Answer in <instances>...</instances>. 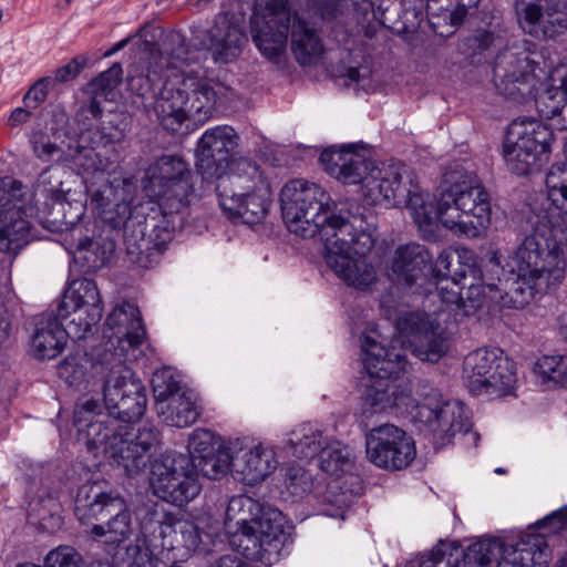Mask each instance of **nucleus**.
<instances>
[{
  "label": "nucleus",
  "instance_id": "nucleus-1",
  "mask_svg": "<svg viewBox=\"0 0 567 567\" xmlns=\"http://www.w3.org/2000/svg\"><path fill=\"white\" fill-rule=\"evenodd\" d=\"M103 396L109 414L97 412L95 400L75 406L78 441L94 456L106 457L127 474H136L145 466L147 452L159 441V432L153 425L145 424L136 430L132 425L145 412V388L132 370L118 361L105 374Z\"/></svg>",
  "mask_w": 567,
  "mask_h": 567
},
{
  "label": "nucleus",
  "instance_id": "nucleus-2",
  "mask_svg": "<svg viewBox=\"0 0 567 567\" xmlns=\"http://www.w3.org/2000/svg\"><path fill=\"white\" fill-rule=\"evenodd\" d=\"M362 362L367 372L379 379L369 386L363 401L361 419L368 421L378 413L394 412L411 416L417 430L441 449L458 433H467L472 423L466 408L460 401H445L442 394L423 386L414 390L411 382L383 380L396 378L405 371L406 355L395 346L386 349L375 339L363 336Z\"/></svg>",
  "mask_w": 567,
  "mask_h": 567
},
{
  "label": "nucleus",
  "instance_id": "nucleus-3",
  "mask_svg": "<svg viewBox=\"0 0 567 567\" xmlns=\"http://www.w3.org/2000/svg\"><path fill=\"white\" fill-rule=\"evenodd\" d=\"M564 162L546 174L547 198L551 205L534 226V231L516 248L507 266L516 275L515 292L527 302L536 293L557 289L566 277L567 252V144Z\"/></svg>",
  "mask_w": 567,
  "mask_h": 567
},
{
  "label": "nucleus",
  "instance_id": "nucleus-4",
  "mask_svg": "<svg viewBox=\"0 0 567 567\" xmlns=\"http://www.w3.org/2000/svg\"><path fill=\"white\" fill-rule=\"evenodd\" d=\"M187 54L184 37L172 32L164 41V53L151 50L147 60L130 71V86L140 96L151 92L157 80H164L154 111L163 128L171 132H177L192 115L199 120L210 116L217 99L213 80L177 66L187 61Z\"/></svg>",
  "mask_w": 567,
  "mask_h": 567
},
{
  "label": "nucleus",
  "instance_id": "nucleus-5",
  "mask_svg": "<svg viewBox=\"0 0 567 567\" xmlns=\"http://www.w3.org/2000/svg\"><path fill=\"white\" fill-rule=\"evenodd\" d=\"M476 282L471 284L465 297L460 286L449 287L441 284L437 287L436 303L429 311H406L395 320L396 329L408 343L412 354L421 361L437 362L451 348L450 326L462 318L474 315L486 302L495 298L496 287L485 285L483 275Z\"/></svg>",
  "mask_w": 567,
  "mask_h": 567
},
{
  "label": "nucleus",
  "instance_id": "nucleus-6",
  "mask_svg": "<svg viewBox=\"0 0 567 567\" xmlns=\"http://www.w3.org/2000/svg\"><path fill=\"white\" fill-rule=\"evenodd\" d=\"M320 162L324 171L341 183L361 184L362 196L368 204L404 206L419 225L416 213L423 210L427 194L404 164H377L360 154L353 144L323 151Z\"/></svg>",
  "mask_w": 567,
  "mask_h": 567
},
{
  "label": "nucleus",
  "instance_id": "nucleus-7",
  "mask_svg": "<svg viewBox=\"0 0 567 567\" xmlns=\"http://www.w3.org/2000/svg\"><path fill=\"white\" fill-rule=\"evenodd\" d=\"M539 54L528 51H505L495 62L494 74L498 91L509 100L534 99L539 114L551 118L567 105V62L555 66L547 75Z\"/></svg>",
  "mask_w": 567,
  "mask_h": 567
},
{
  "label": "nucleus",
  "instance_id": "nucleus-8",
  "mask_svg": "<svg viewBox=\"0 0 567 567\" xmlns=\"http://www.w3.org/2000/svg\"><path fill=\"white\" fill-rule=\"evenodd\" d=\"M252 40L271 63L284 68L287 62V38L301 65L316 62L323 53L317 31L288 9V0H258L251 17Z\"/></svg>",
  "mask_w": 567,
  "mask_h": 567
},
{
  "label": "nucleus",
  "instance_id": "nucleus-9",
  "mask_svg": "<svg viewBox=\"0 0 567 567\" xmlns=\"http://www.w3.org/2000/svg\"><path fill=\"white\" fill-rule=\"evenodd\" d=\"M235 523L229 543L247 557L265 565L278 560L285 535V517L276 508L264 507L247 495L233 496L226 508V523Z\"/></svg>",
  "mask_w": 567,
  "mask_h": 567
},
{
  "label": "nucleus",
  "instance_id": "nucleus-10",
  "mask_svg": "<svg viewBox=\"0 0 567 567\" xmlns=\"http://www.w3.org/2000/svg\"><path fill=\"white\" fill-rule=\"evenodd\" d=\"M328 234L323 241L326 265L347 286L360 291L371 289L378 279L372 256L377 239L374 226L362 215H352L337 233Z\"/></svg>",
  "mask_w": 567,
  "mask_h": 567
},
{
  "label": "nucleus",
  "instance_id": "nucleus-11",
  "mask_svg": "<svg viewBox=\"0 0 567 567\" xmlns=\"http://www.w3.org/2000/svg\"><path fill=\"white\" fill-rule=\"evenodd\" d=\"M416 213L419 227L440 221L456 236L476 238L492 220L489 194L478 181L455 183L439 198L427 194L425 205Z\"/></svg>",
  "mask_w": 567,
  "mask_h": 567
},
{
  "label": "nucleus",
  "instance_id": "nucleus-12",
  "mask_svg": "<svg viewBox=\"0 0 567 567\" xmlns=\"http://www.w3.org/2000/svg\"><path fill=\"white\" fill-rule=\"evenodd\" d=\"M282 218L289 231L302 238L319 236L323 243L329 231L337 233L352 215L332 213L333 200L320 185L296 178L284 185L280 192Z\"/></svg>",
  "mask_w": 567,
  "mask_h": 567
},
{
  "label": "nucleus",
  "instance_id": "nucleus-13",
  "mask_svg": "<svg viewBox=\"0 0 567 567\" xmlns=\"http://www.w3.org/2000/svg\"><path fill=\"white\" fill-rule=\"evenodd\" d=\"M237 169V173L221 178L217 186L219 206L229 219L258 224L267 216L271 205L270 182L250 161H240Z\"/></svg>",
  "mask_w": 567,
  "mask_h": 567
},
{
  "label": "nucleus",
  "instance_id": "nucleus-14",
  "mask_svg": "<svg viewBox=\"0 0 567 567\" xmlns=\"http://www.w3.org/2000/svg\"><path fill=\"white\" fill-rule=\"evenodd\" d=\"M75 515L82 524L109 515L105 523L94 524L89 530L93 538L103 539L107 545L118 546L134 532L126 499L116 491H103L97 483H85L79 487Z\"/></svg>",
  "mask_w": 567,
  "mask_h": 567
},
{
  "label": "nucleus",
  "instance_id": "nucleus-15",
  "mask_svg": "<svg viewBox=\"0 0 567 567\" xmlns=\"http://www.w3.org/2000/svg\"><path fill=\"white\" fill-rule=\"evenodd\" d=\"M554 141V131L540 120H514L503 144V157L507 168L519 176L540 171L549 161Z\"/></svg>",
  "mask_w": 567,
  "mask_h": 567
},
{
  "label": "nucleus",
  "instance_id": "nucleus-16",
  "mask_svg": "<svg viewBox=\"0 0 567 567\" xmlns=\"http://www.w3.org/2000/svg\"><path fill=\"white\" fill-rule=\"evenodd\" d=\"M84 162L80 165L86 173L84 178L86 190V205L103 220L114 221L128 212V204L125 197L124 181L112 178L115 173L114 164L107 158H102L93 150H85Z\"/></svg>",
  "mask_w": 567,
  "mask_h": 567
},
{
  "label": "nucleus",
  "instance_id": "nucleus-17",
  "mask_svg": "<svg viewBox=\"0 0 567 567\" xmlns=\"http://www.w3.org/2000/svg\"><path fill=\"white\" fill-rule=\"evenodd\" d=\"M144 190L165 217L178 214L188 205L193 193L188 164L175 155L158 157L146 171Z\"/></svg>",
  "mask_w": 567,
  "mask_h": 567
},
{
  "label": "nucleus",
  "instance_id": "nucleus-18",
  "mask_svg": "<svg viewBox=\"0 0 567 567\" xmlns=\"http://www.w3.org/2000/svg\"><path fill=\"white\" fill-rule=\"evenodd\" d=\"M463 374L474 395L505 396L516 388V365L499 349H477L465 357Z\"/></svg>",
  "mask_w": 567,
  "mask_h": 567
},
{
  "label": "nucleus",
  "instance_id": "nucleus-19",
  "mask_svg": "<svg viewBox=\"0 0 567 567\" xmlns=\"http://www.w3.org/2000/svg\"><path fill=\"white\" fill-rule=\"evenodd\" d=\"M150 486L158 498L178 507L193 502L202 492L190 458L176 452L162 454L152 461Z\"/></svg>",
  "mask_w": 567,
  "mask_h": 567
},
{
  "label": "nucleus",
  "instance_id": "nucleus-20",
  "mask_svg": "<svg viewBox=\"0 0 567 567\" xmlns=\"http://www.w3.org/2000/svg\"><path fill=\"white\" fill-rule=\"evenodd\" d=\"M547 546L544 540L506 546L498 539L471 544L463 555L464 567H547Z\"/></svg>",
  "mask_w": 567,
  "mask_h": 567
},
{
  "label": "nucleus",
  "instance_id": "nucleus-21",
  "mask_svg": "<svg viewBox=\"0 0 567 567\" xmlns=\"http://www.w3.org/2000/svg\"><path fill=\"white\" fill-rule=\"evenodd\" d=\"M286 451L300 461L312 460L319 455L320 468L336 477L348 473L353 466L351 450L338 441H328L310 423H305L291 432Z\"/></svg>",
  "mask_w": 567,
  "mask_h": 567
},
{
  "label": "nucleus",
  "instance_id": "nucleus-22",
  "mask_svg": "<svg viewBox=\"0 0 567 567\" xmlns=\"http://www.w3.org/2000/svg\"><path fill=\"white\" fill-rule=\"evenodd\" d=\"M140 526L142 535L152 537V543L158 540L153 545L163 550H183L181 556L184 557L200 548L198 527L193 522L168 513L163 505L146 507Z\"/></svg>",
  "mask_w": 567,
  "mask_h": 567
},
{
  "label": "nucleus",
  "instance_id": "nucleus-23",
  "mask_svg": "<svg viewBox=\"0 0 567 567\" xmlns=\"http://www.w3.org/2000/svg\"><path fill=\"white\" fill-rule=\"evenodd\" d=\"M103 315L102 299L95 281L80 279L73 281L64 291L56 308L58 319L69 321L73 338L82 339L96 326Z\"/></svg>",
  "mask_w": 567,
  "mask_h": 567
},
{
  "label": "nucleus",
  "instance_id": "nucleus-24",
  "mask_svg": "<svg viewBox=\"0 0 567 567\" xmlns=\"http://www.w3.org/2000/svg\"><path fill=\"white\" fill-rule=\"evenodd\" d=\"M368 460L388 471L406 468L416 456L415 442L403 429L385 423L365 435Z\"/></svg>",
  "mask_w": 567,
  "mask_h": 567
},
{
  "label": "nucleus",
  "instance_id": "nucleus-25",
  "mask_svg": "<svg viewBox=\"0 0 567 567\" xmlns=\"http://www.w3.org/2000/svg\"><path fill=\"white\" fill-rule=\"evenodd\" d=\"M523 30L535 38H554L567 31V0H517Z\"/></svg>",
  "mask_w": 567,
  "mask_h": 567
},
{
  "label": "nucleus",
  "instance_id": "nucleus-26",
  "mask_svg": "<svg viewBox=\"0 0 567 567\" xmlns=\"http://www.w3.org/2000/svg\"><path fill=\"white\" fill-rule=\"evenodd\" d=\"M235 453L233 476L248 486H256L265 482L278 468L279 461L276 451L264 443H250L243 437H234Z\"/></svg>",
  "mask_w": 567,
  "mask_h": 567
},
{
  "label": "nucleus",
  "instance_id": "nucleus-27",
  "mask_svg": "<svg viewBox=\"0 0 567 567\" xmlns=\"http://www.w3.org/2000/svg\"><path fill=\"white\" fill-rule=\"evenodd\" d=\"M21 182L0 184V248L13 250L27 240L30 230Z\"/></svg>",
  "mask_w": 567,
  "mask_h": 567
},
{
  "label": "nucleus",
  "instance_id": "nucleus-28",
  "mask_svg": "<svg viewBox=\"0 0 567 567\" xmlns=\"http://www.w3.org/2000/svg\"><path fill=\"white\" fill-rule=\"evenodd\" d=\"M432 275L435 279V290L425 293L423 302L424 309L431 308V305L436 303L437 287L443 284L449 287L460 286L464 279L470 275L473 279H480L482 269L477 255L470 248L457 247L446 248L437 256Z\"/></svg>",
  "mask_w": 567,
  "mask_h": 567
},
{
  "label": "nucleus",
  "instance_id": "nucleus-29",
  "mask_svg": "<svg viewBox=\"0 0 567 567\" xmlns=\"http://www.w3.org/2000/svg\"><path fill=\"white\" fill-rule=\"evenodd\" d=\"M245 42L246 37L240 27L223 13L217 16L200 44L209 52L215 64H227L240 55Z\"/></svg>",
  "mask_w": 567,
  "mask_h": 567
},
{
  "label": "nucleus",
  "instance_id": "nucleus-30",
  "mask_svg": "<svg viewBox=\"0 0 567 567\" xmlns=\"http://www.w3.org/2000/svg\"><path fill=\"white\" fill-rule=\"evenodd\" d=\"M432 266V255L426 247L416 243L399 246L391 260V272L398 281L409 287L426 281L425 271Z\"/></svg>",
  "mask_w": 567,
  "mask_h": 567
},
{
  "label": "nucleus",
  "instance_id": "nucleus-31",
  "mask_svg": "<svg viewBox=\"0 0 567 567\" xmlns=\"http://www.w3.org/2000/svg\"><path fill=\"white\" fill-rule=\"evenodd\" d=\"M238 136L228 125H219L206 130L198 141V166L208 168L210 164L221 166L228 162L230 154L237 146Z\"/></svg>",
  "mask_w": 567,
  "mask_h": 567
},
{
  "label": "nucleus",
  "instance_id": "nucleus-32",
  "mask_svg": "<svg viewBox=\"0 0 567 567\" xmlns=\"http://www.w3.org/2000/svg\"><path fill=\"white\" fill-rule=\"evenodd\" d=\"M106 326L114 330L113 336L118 340L121 349L138 347L146 331L138 308L131 302L117 305L106 318Z\"/></svg>",
  "mask_w": 567,
  "mask_h": 567
},
{
  "label": "nucleus",
  "instance_id": "nucleus-33",
  "mask_svg": "<svg viewBox=\"0 0 567 567\" xmlns=\"http://www.w3.org/2000/svg\"><path fill=\"white\" fill-rule=\"evenodd\" d=\"M60 319H42L31 338V354L41 361L52 360L64 350L70 332L69 326L64 328Z\"/></svg>",
  "mask_w": 567,
  "mask_h": 567
},
{
  "label": "nucleus",
  "instance_id": "nucleus-34",
  "mask_svg": "<svg viewBox=\"0 0 567 567\" xmlns=\"http://www.w3.org/2000/svg\"><path fill=\"white\" fill-rule=\"evenodd\" d=\"M157 414L171 426L186 427L196 422L199 408L194 393L189 390L175 395L171 401L157 405Z\"/></svg>",
  "mask_w": 567,
  "mask_h": 567
},
{
  "label": "nucleus",
  "instance_id": "nucleus-35",
  "mask_svg": "<svg viewBox=\"0 0 567 567\" xmlns=\"http://www.w3.org/2000/svg\"><path fill=\"white\" fill-rule=\"evenodd\" d=\"M60 138L61 135L58 130L45 128L33 131L29 142L34 156L43 163H50L52 161H66L71 157L80 164L83 159V154L86 148L80 151L74 156L71 154H65L59 143Z\"/></svg>",
  "mask_w": 567,
  "mask_h": 567
},
{
  "label": "nucleus",
  "instance_id": "nucleus-36",
  "mask_svg": "<svg viewBox=\"0 0 567 567\" xmlns=\"http://www.w3.org/2000/svg\"><path fill=\"white\" fill-rule=\"evenodd\" d=\"M234 443V437L227 439L225 442H219L215 451L202 456L193 464L194 470L198 468L199 472L209 480H219L227 474L233 475V467L235 461V453L230 449Z\"/></svg>",
  "mask_w": 567,
  "mask_h": 567
},
{
  "label": "nucleus",
  "instance_id": "nucleus-37",
  "mask_svg": "<svg viewBox=\"0 0 567 567\" xmlns=\"http://www.w3.org/2000/svg\"><path fill=\"white\" fill-rule=\"evenodd\" d=\"M480 0H427L426 12L432 17L450 20L452 27L460 24L467 9L477 7Z\"/></svg>",
  "mask_w": 567,
  "mask_h": 567
},
{
  "label": "nucleus",
  "instance_id": "nucleus-38",
  "mask_svg": "<svg viewBox=\"0 0 567 567\" xmlns=\"http://www.w3.org/2000/svg\"><path fill=\"white\" fill-rule=\"evenodd\" d=\"M153 393L155 398V408L158 404L171 401L175 395L187 391L178 377L169 368L157 370L152 378Z\"/></svg>",
  "mask_w": 567,
  "mask_h": 567
},
{
  "label": "nucleus",
  "instance_id": "nucleus-39",
  "mask_svg": "<svg viewBox=\"0 0 567 567\" xmlns=\"http://www.w3.org/2000/svg\"><path fill=\"white\" fill-rule=\"evenodd\" d=\"M534 371L543 383L563 384L567 381V357L543 355L536 361Z\"/></svg>",
  "mask_w": 567,
  "mask_h": 567
},
{
  "label": "nucleus",
  "instance_id": "nucleus-40",
  "mask_svg": "<svg viewBox=\"0 0 567 567\" xmlns=\"http://www.w3.org/2000/svg\"><path fill=\"white\" fill-rule=\"evenodd\" d=\"M58 374L63 381H65V383L72 388H75L80 391H94V386L87 379L86 367L82 364L80 359L76 357H66L58 365Z\"/></svg>",
  "mask_w": 567,
  "mask_h": 567
},
{
  "label": "nucleus",
  "instance_id": "nucleus-41",
  "mask_svg": "<svg viewBox=\"0 0 567 567\" xmlns=\"http://www.w3.org/2000/svg\"><path fill=\"white\" fill-rule=\"evenodd\" d=\"M97 561L86 564L83 555L75 547L59 545L45 555L43 567H93Z\"/></svg>",
  "mask_w": 567,
  "mask_h": 567
},
{
  "label": "nucleus",
  "instance_id": "nucleus-42",
  "mask_svg": "<svg viewBox=\"0 0 567 567\" xmlns=\"http://www.w3.org/2000/svg\"><path fill=\"white\" fill-rule=\"evenodd\" d=\"M219 435L205 429H196L188 437L187 449L192 464L197 462L202 456L215 451L219 442H225Z\"/></svg>",
  "mask_w": 567,
  "mask_h": 567
},
{
  "label": "nucleus",
  "instance_id": "nucleus-43",
  "mask_svg": "<svg viewBox=\"0 0 567 567\" xmlns=\"http://www.w3.org/2000/svg\"><path fill=\"white\" fill-rule=\"evenodd\" d=\"M143 537L144 539L137 538L134 545L126 548L124 567H156V558L151 546L156 548L153 544L158 540L152 543V537Z\"/></svg>",
  "mask_w": 567,
  "mask_h": 567
},
{
  "label": "nucleus",
  "instance_id": "nucleus-44",
  "mask_svg": "<svg viewBox=\"0 0 567 567\" xmlns=\"http://www.w3.org/2000/svg\"><path fill=\"white\" fill-rule=\"evenodd\" d=\"M112 252V248L109 250L101 249L97 241L85 238L78 245L75 251V259L81 261L90 270L101 268L109 259Z\"/></svg>",
  "mask_w": 567,
  "mask_h": 567
},
{
  "label": "nucleus",
  "instance_id": "nucleus-45",
  "mask_svg": "<svg viewBox=\"0 0 567 567\" xmlns=\"http://www.w3.org/2000/svg\"><path fill=\"white\" fill-rule=\"evenodd\" d=\"M49 173L50 168H45L39 177V187H42V192L47 195L49 199H51L54 203H68L71 204L73 198L71 197V189L63 188V183L58 182V186L51 185L48 187L47 185L49 183Z\"/></svg>",
  "mask_w": 567,
  "mask_h": 567
},
{
  "label": "nucleus",
  "instance_id": "nucleus-46",
  "mask_svg": "<svg viewBox=\"0 0 567 567\" xmlns=\"http://www.w3.org/2000/svg\"><path fill=\"white\" fill-rule=\"evenodd\" d=\"M50 83V78H42L38 80L23 97L25 107L37 109L41 103H43L47 99Z\"/></svg>",
  "mask_w": 567,
  "mask_h": 567
},
{
  "label": "nucleus",
  "instance_id": "nucleus-47",
  "mask_svg": "<svg viewBox=\"0 0 567 567\" xmlns=\"http://www.w3.org/2000/svg\"><path fill=\"white\" fill-rule=\"evenodd\" d=\"M286 478L289 485L295 487V493H297V489L305 492L310 486V475L300 465L288 467Z\"/></svg>",
  "mask_w": 567,
  "mask_h": 567
},
{
  "label": "nucleus",
  "instance_id": "nucleus-48",
  "mask_svg": "<svg viewBox=\"0 0 567 567\" xmlns=\"http://www.w3.org/2000/svg\"><path fill=\"white\" fill-rule=\"evenodd\" d=\"M238 554H226L214 559L208 567H254L249 560H254L247 557L243 553ZM259 561L258 559H255Z\"/></svg>",
  "mask_w": 567,
  "mask_h": 567
},
{
  "label": "nucleus",
  "instance_id": "nucleus-49",
  "mask_svg": "<svg viewBox=\"0 0 567 567\" xmlns=\"http://www.w3.org/2000/svg\"><path fill=\"white\" fill-rule=\"evenodd\" d=\"M457 563V558L452 561L451 557L446 558V555L441 547H436L426 558L421 560L420 567H458Z\"/></svg>",
  "mask_w": 567,
  "mask_h": 567
},
{
  "label": "nucleus",
  "instance_id": "nucleus-50",
  "mask_svg": "<svg viewBox=\"0 0 567 567\" xmlns=\"http://www.w3.org/2000/svg\"><path fill=\"white\" fill-rule=\"evenodd\" d=\"M85 64V59L76 56L71 60L66 65L59 68L55 71L54 79L58 82H66L79 75Z\"/></svg>",
  "mask_w": 567,
  "mask_h": 567
},
{
  "label": "nucleus",
  "instance_id": "nucleus-51",
  "mask_svg": "<svg viewBox=\"0 0 567 567\" xmlns=\"http://www.w3.org/2000/svg\"><path fill=\"white\" fill-rule=\"evenodd\" d=\"M317 11L324 19H330L337 16L343 7L342 0H313Z\"/></svg>",
  "mask_w": 567,
  "mask_h": 567
},
{
  "label": "nucleus",
  "instance_id": "nucleus-52",
  "mask_svg": "<svg viewBox=\"0 0 567 567\" xmlns=\"http://www.w3.org/2000/svg\"><path fill=\"white\" fill-rule=\"evenodd\" d=\"M122 76V68L120 64L112 65L109 70L102 72L97 78V82L103 87H113L120 81Z\"/></svg>",
  "mask_w": 567,
  "mask_h": 567
},
{
  "label": "nucleus",
  "instance_id": "nucleus-53",
  "mask_svg": "<svg viewBox=\"0 0 567 567\" xmlns=\"http://www.w3.org/2000/svg\"><path fill=\"white\" fill-rule=\"evenodd\" d=\"M31 110L28 107H17L9 116V125L17 127L23 123H27L31 117Z\"/></svg>",
  "mask_w": 567,
  "mask_h": 567
},
{
  "label": "nucleus",
  "instance_id": "nucleus-54",
  "mask_svg": "<svg viewBox=\"0 0 567 567\" xmlns=\"http://www.w3.org/2000/svg\"><path fill=\"white\" fill-rule=\"evenodd\" d=\"M549 520L557 523V528L567 529V507L553 513L549 517Z\"/></svg>",
  "mask_w": 567,
  "mask_h": 567
},
{
  "label": "nucleus",
  "instance_id": "nucleus-55",
  "mask_svg": "<svg viewBox=\"0 0 567 567\" xmlns=\"http://www.w3.org/2000/svg\"><path fill=\"white\" fill-rule=\"evenodd\" d=\"M347 76L351 82L360 83L363 79L361 71L357 68H350L347 71Z\"/></svg>",
  "mask_w": 567,
  "mask_h": 567
},
{
  "label": "nucleus",
  "instance_id": "nucleus-56",
  "mask_svg": "<svg viewBox=\"0 0 567 567\" xmlns=\"http://www.w3.org/2000/svg\"><path fill=\"white\" fill-rule=\"evenodd\" d=\"M555 567H567V551L564 556L557 561Z\"/></svg>",
  "mask_w": 567,
  "mask_h": 567
},
{
  "label": "nucleus",
  "instance_id": "nucleus-57",
  "mask_svg": "<svg viewBox=\"0 0 567 567\" xmlns=\"http://www.w3.org/2000/svg\"><path fill=\"white\" fill-rule=\"evenodd\" d=\"M126 43H127V40H122V41H120V42L116 44V47L113 49V52H114V51H117V50H120V49H122Z\"/></svg>",
  "mask_w": 567,
  "mask_h": 567
},
{
  "label": "nucleus",
  "instance_id": "nucleus-58",
  "mask_svg": "<svg viewBox=\"0 0 567 567\" xmlns=\"http://www.w3.org/2000/svg\"><path fill=\"white\" fill-rule=\"evenodd\" d=\"M483 35L486 39L485 45L487 47L492 42V35L489 33H484Z\"/></svg>",
  "mask_w": 567,
  "mask_h": 567
},
{
  "label": "nucleus",
  "instance_id": "nucleus-59",
  "mask_svg": "<svg viewBox=\"0 0 567 567\" xmlns=\"http://www.w3.org/2000/svg\"><path fill=\"white\" fill-rule=\"evenodd\" d=\"M171 239V233L168 230H164V238L163 241Z\"/></svg>",
  "mask_w": 567,
  "mask_h": 567
},
{
  "label": "nucleus",
  "instance_id": "nucleus-60",
  "mask_svg": "<svg viewBox=\"0 0 567 567\" xmlns=\"http://www.w3.org/2000/svg\"><path fill=\"white\" fill-rule=\"evenodd\" d=\"M430 17H431V24H432V27H433V29H434V32H437V29H435V28H436V22H434V21H433V19H434L435 17H432V16H430Z\"/></svg>",
  "mask_w": 567,
  "mask_h": 567
},
{
  "label": "nucleus",
  "instance_id": "nucleus-61",
  "mask_svg": "<svg viewBox=\"0 0 567 567\" xmlns=\"http://www.w3.org/2000/svg\"><path fill=\"white\" fill-rule=\"evenodd\" d=\"M495 473L496 474H504L505 470L503 467H497V468H495Z\"/></svg>",
  "mask_w": 567,
  "mask_h": 567
},
{
  "label": "nucleus",
  "instance_id": "nucleus-62",
  "mask_svg": "<svg viewBox=\"0 0 567 567\" xmlns=\"http://www.w3.org/2000/svg\"><path fill=\"white\" fill-rule=\"evenodd\" d=\"M2 17H3V13H2V11L0 10V21L2 20Z\"/></svg>",
  "mask_w": 567,
  "mask_h": 567
},
{
  "label": "nucleus",
  "instance_id": "nucleus-63",
  "mask_svg": "<svg viewBox=\"0 0 567 567\" xmlns=\"http://www.w3.org/2000/svg\"><path fill=\"white\" fill-rule=\"evenodd\" d=\"M65 2H66V3H70V2H71V0H65Z\"/></svg>",
  "mask_w": 567,
  "mask_h": 567
},
{
  "label": "nucleus",
  "instance_id": "nucleus-64",
  "mask_svg": "<svg viewBox=\"0 0 567 567\" xmlns=\"http://www.w3.org/2000/svg\"><path fill=\"white\" fill-rule=\"evenodd\" d=\"M566 266H567V252H566Z\"/></svg>",
  "mask_w": 567,
  "mask_h": 567
}]
</instances>
